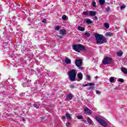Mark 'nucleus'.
<instances>
[{"label":"nucleus","mask_w":127,"mask_h":127,"mask_svg":"<svg viewBox=\"0 0 127 127\" xmlns=\"http://www.w3.org/2000/svg\"><path fill=\"white\" fill-rule=\"evenodd\" d=\"M95 39L97 43H100V44H103V43H107V39L104 37L103 35L96 34Z\"/></svg>","instance_id":"nucleus-1"},{"label":"nucleus","mask_w":127,"mask_h":127,"mask_svg":"<svg viewBox=\"0 0 127 127\" xmlns=\"http://www.w3.org/2000/svg\"><path fill=\"white\" fill-rule=\"evenodd\" d=\"M77 75V72H76V70L71 69L68 72V76L69 80L72 82H74L76 80V76Z\"/></svg>","instance_id":"nucleus-2"},{"label":"nucleus","mask_w":127,"mask_h":127,"mask_svg":"<svg viewBox=\"0 0 127 127\" xmlns=\"http://www.w3.org/2000/svg\"><path fill=\"white\" fill-rule=\"evenodd\" d=\"M72 48L73 50H75V51H76V52H80L82 50H86V49H85V47H84V46L81 44L73 45Z\"/></svg>","instance_id":"nucleus-3"},{"label":"nucleus","mask_w":127,"mask_h":127,"mask_svg":"<svg viewBox=\"0 0 127 127\" xmlns=\"http://www.w3.org/2000/svg\"><path fill=\"white\" fill-rule=\"evenodd\" d=\"M95 119L96 120L97 122H98L102 127H107L108 126V124L106 123V122H105V120H104L103 119L96 116L95 117Z\"/></svg>","instance_id":"nucleus-4"},{"label":"nucleus","mask_w":127,"mask_h":127,"mask_svg":"<svg viewBox=\"0 0 127 127\" xmlns=\"http://www.w3.org/2000/svg\"><path fill=\"white\" fill-rule=\"evenodd\" d=\"M112 60L111 58L106 57L103 60L102 62L104 65H107L108 64H110V63H112Z\"/></svg>","instance_id":"nucleus-5"},{"label":"nucleus","mask_w":127,"mask_h":127,"mask_svg":"<svg viewBox=\"0 0 127 127\" xmlns=\"http://www.w3.org/2000/svg\"><path fill=\"white\" fill-rule=\"evenodd\" d=\"M82 62L81 60H76L75 62V64L77 67H80V66H82Z\"/></svg>","instance_id":"nucleus-6"},{"label":"nucleus","mask_w":127,"mask_h":127,"mask_svg":"<svg viewBox=\"0 0 127 127\" xmlns=\"http://www.w3.org/2000/svg\"><path fill=\"white\" fill-rule=\"evenodd\" d=\"M84 113L85 114H86V115H91L92 114V111L91 110L86 108L84 109Z\"/></svg>","instance_id":"nucleus-7"},{"label":"nucleus","mask_w":127,"mask_h":127,"mask_svg":"<svg viewBox=\"0 0 127 127\" xmlns=\"http://www.w3.org/2000/svg\"><path fill=\"white\" fill-rule=\"evenodd\" d=\"M77 77L78 78V81H81L83 79V74L81 72L78 73L77 74Z\"/></svg>","instance_id":"nucleus-8"},{"label":"nucleus","mask_w":127,"mask_h":127,"mask_svg":"<svg viewBox=\"0 0 127 127\" xmlns=\"http://www.w3.org/2000/svg\"><path fill=\"white\" fill-rule=\"evenodd\" d=\"M65 63L66 64H71V59L68 57H66L65 59Z\"/></svg>","instance_id":"nucleus-9"},{"label":"nucleus","mask_w":127,"mask_h":127,"mask_svg":"<svg viewBox=\"0 0 127 127\" xmlns=\"http://www.w3.org/2000/svg\"><path fill=\"white\" fill-rule=\"evenodd\" d=\"M87 120L89 125H91V126H93V125L94 124V122L91 120V118L88 117Z\"/></svg>","instance_id":"nucleus-10"},{"label":"nucleus","mask_w":127,"mask_h":127,"mask_svg":"<svg viewBox=\"0 0 127 127\" xmlns=\"http://www.w3.org/2000/svg\"><path fill=\"white\" fill-rule=\"evenodd\" d=\"M121 71L124 73V74H127V69L126 67H122L121 68Z\"/></svg>","instance_id":"nucleus-11"},{"label":"nucleus","mask_w":127,"mask_h":127,"mask_svg":"<svg viewBox=\"0 0 127 127\" xmlns=\"http://www.w3.org/2000/svg\"><path fill=\"white\" fill-rule=\"evenodd\" d=\"M66 98L68 101H71L73 99V95H72V94H68Z\"/></svg>","instance_id":"nucleus-12"},{"label":"nucleus","mask_w":127,"mask_h":127,"mask_svg":"<svg viewBox=\"0 0 127 127\" xmlns=\"http://www.w3.org/2000/svg\"><path fill=\"white\" fill-rule=\"evenodd\" d=\"M89 15L90 16H95L96 15V12L94 11H89Z\"/></svg>","instance_id":"nucleus-13"},{"label":"nucleus","mask_w":127,"mask_h":127,"mask_svg":"<svg viewBox=\"0 0 127 127\" xmlns=\"http://www.w3.org/2000/svg\"><path fill=\"white\" fill-rule=\"evenodd\" d=\"M105 35H106V36H107V37H111V36H113V35H114V34H113V33H112L111 32H108L106 33Z\"/></svg>","instance_id":"nucleus-14"},{"label":"nucleus","mask_w":127,"mask_h":127,"mask_svg":"<svg viewBox=\"0 0 127 127\" xmlns=\"http://www.w3.org/2000/svg\"><path fill=\"white\" fill-rule=\"evenodd\" d=\"M87 86H95V84L94 83L90 82L88 84H83V87H87Z\"/></svg>","instance_id":"nucleus-15"},{"label":"nucleus","mask_w":127,"mask_h":127,"mask_svg":"<svg viewBox=\"0 0 127 127\" xmlns=\"http://www.w3.org/2000/svg\"><path fill=\"white\" fill-rule=\"evenodd\" d=\"M60 33V34H62V35H65V34H66V31L64 29H63L61 30Z\"/></svg>","instance_id":"nucleus-16"},{"label":"nucleus","mask_w":127,"mask_h":127,"mask_svg":"<svg viewBox=\"0 0 127 127\" xmlns=\"http://www.w3.org/2000/svg\"><path fill=\"white\" fill-rule=\"evenodd\" d=\"M104 25L105 28H107V29L110 28V24H109V23L106 22L104 23Z\"/></svg>","instance_id":"nucleus-17"},{"label":"nucleus","mask_w":127,"mask_h":127,"mask_svg":"<svg viewBox=\"0 0 127 127\" xmlns=\"http://www.w3.org/2000/svg\"><path fill=\"white\" fill-rule=\"evenodd\" d=\"M78 30H79V31H85V28L81 26H78Z\"/></svg>","instance_id":"nucleus-18"},{"label":"nucleus","mask_w":127,"mask_h":127,"mask_svg":"<svg viewBox=\"0 0 127 127\" xmlns=\"http://www.w3.org/2000/svg\"><path fill=\"white\" fill-rule=\"evenodd\" d=\"M40 106V104L39 103H35L33 104V106L35 108H36V109H39V106Z\"/></svg>","instance_id":"nucleus-19"},{"label":"nucleus","mask_w":127,"mask_h":127,"mask_svg":"<svg viewBox=\"0 0 127 127\" xmlns=\"http://www.w3.org/2000/svg\"><path fill=\"white\" fill-rule=\"evenodd\" d=\"M86 23L87 24H91L92 23H93V22H92V21H91V19H90L89 18L87 19L86 20Z\"/></svg>","instance_id":"nucleus-20"},{"label":"nucleus","mask_w":127,"mask_h":127,"mask_svg":"<svg viewBox=\"0 0 127 127\" xmlns=\"http://www.w3.org/2000/svg\"><path fill=\"white\" fill-rule=\"evenodd\" d=\"M99 3L101 5L105 4V0H99Z\"/></svg>","instance_id":"nucleus-21"},{"label":"nucleus","mask_w":127,"mask_h":127,"mask_svg":"<svg viewBox=\"0 0 127 127\" xmlns=\"http://www.w3.org/2000/svg\"><path fill=\"white\" fill-rule=\"evenodd\" d=\"M117 55L119 57H121V56H122V55H123V52L120 51V52H117Z\"/></svg>","instance_id":"nucleus-22"},{"label":"nucleus","mask_w":127,"mask_h":127,"mask_svg":"<svg viewBox=\"0 0 127 127\" xmlns=\"http://www.w3.org/2000/svg\"><path fill=\"white\" fill-rule=\"evenodd\" d=\"M66 117L67 120H71V115L69 114H66Z\"/></svg>","instance_id":"nucleus-23"},{"label":"nucleus","mask_w":127,"mask_h":127,"mask_svg":"<svg viewBox=\"0 0 127 127\" xmlns=\"http://www.w3.org/2000/svg\"><path fill=\"white\" fill-rule=\"evenodd\" d=\"M90 11H85L83 12V14H84V15H89V13Z\"/></svg>","instance_id":"nucleus-24"},{"label":"nucleus","mask_w":127,"mask_h":127,"mask_svg":"<svg viewBox=\"0 0 127 127\" xmlns=\"http://www.w3.org/2000/svg\"><path fill=\"white\" fill-rule=\"evenodd\" d=\"M110 83H114V81H115V78H114V77H111L110 78Z\"/></svg>","instance_id":"nucleus-25"},{"label":"nucleus","mask_w":127,"mask_h":127,"mask_svg":"<svg viewBox=\"0 0 127 127\" xmlns=\"http://www.w3.org/2000/svg\"><path fill=\"white\" fill-rule=\"evenodd\" d=\"M77 119L78 120H83V116L79 115L77 116Z\"/></svg>","instance_id":"nucleus-26"},{"label":"nucleus","mask_w":127,"mask_h":127,"mask_svg":"<svg viewBox=\"0 0 127 127\" xmlns=\"http://www.w3.org/2000/svg\"><path fill=\"white\" fill-rule=\"evenodd\" d=\"M84 35L87 36V37H90L91 36V34L90 33L86 32L85 33Z\"/></svg>","instance_id":"nucleus-27"},{"label":"nucleus","mask_w":127,"mask_h":127,"mask_svg":"<svg viewBox=\"0 0 127 127\" xmlns=\"http://www.w3.org/2000/svg\"><path fill=\"white\" fill-rule=\"evenodd\" d=\"M67 18V16H66V15H64L62 16V19H63L64 20H66Z\"/></svg>","instance_id":"nucleus-28"},{"label":"nucleus","mask_w":127,"mask_h":127,"mask_svg":"<svg viewBox=\"0 0 127 127\" xmlns=\"http://www.w3.org/2000/svg\"><path fill=\"white\" fill-rule=\"evenodd\" d=\"M86 80H91V77L89 74L86 75Z\"/></svg>","instance_id":"nucleus-29"},{"label":"nucleus","mask_w":127,"mask_h":127,"mask_svg":"<svg viewBox=\"0 0 127 127\" xmlns=\"http://www.w3.org/2000/svg\"><path fill=\"white\" fill-rule=\"evenodd\" d=\"M94 89H95V87L93 86H91V87H90L89 88V91H93V90H94Z\"/></svg>","instance_id":"nucleus-30"},{"label":"nucleus","mask_w":127,"mask_h":127,"mask_svg":"<svg viewBox=\"0 0 127 127\" xmlns=\"http://www.w3.org/2000/svg\"><path fill=\"white\" fill-rule=\"evenodd\" d=\"M92 5H93V6H94V7H97V5H96V2L93 1Z\"/></svg>","instance_id":"nucleus-31"},{"label":"nucleus","mask_w":127,"mask_h":127,"mask_svg":"<svg viewBox=\"0 0 127 127\" xmlns=\"http://www.w3.org/2000/svg\"><path fill=\"white\" fill-rule=\"evenodd\" d=\"M121 9H123V8H126V5L123 4L122 5L121 7H120Z\"/></svg>","instance_id":"nucleus-32"},{"label":"nucleus","mask_w":127,"mask_h":127,"mask_svg":"<svg viewBox=\"0 0 127 127\" xmlns=\"http://www.w3.org/2000/svg\"><path fill=\"white\" fill-rule=\"evenodd\" d=\"M60 29V27H59V26H57L55 27V30H59Z\"/></svg>","instance_id":"nucleus-33"},{"label":"nucleus","mask_w":127,"mask_h":127,"mask_svg":"<svg viewBox=\"0 0 127 127\" xmlns=\"http://www.w3.org/2000/svg\"><path fill=\"white\" fill-rule=\"evenodd\" d=\"M119 82H121V83H124V79H122V78H120V79H119Z\"/></svg>","instance_id":"nucleus-34"},{"label":"nucleus","mask_w":127,"mask_h":127,"mask_svg":"<svg viewBox=\"0 0 127 127\" xmlns=\"http://www.w3.org/2000/svg\"><path fill=\"white\" fill-rule=\"evenodd\" d=\"M96 94H97V95H100V94H101V91H99V90H97V91H96Z\"/></svg>","instance_id":"nucleus-35"},{"label":"nucleus","mask_w":127,"mask_h":127,"mask_svg":"<svg viewBox=\"0 0 127 127\" xmlns=\"http://www.w3.org/2000/svg\"><path fill=\"white\" fill-rule=\"evenodd\" d=\"M105 9H106V11H109L110 10V8L109 6H108L107 8H106Z\"/></svg>","instance_id":"nucleus-36"},{"label":"nucleus","mask_w":127,"mask_h":127,"mask_svg":"<svg viewBox=\"0 0 127 127\" xmlns=\"http://www.w3.org/2000/svg\"><path fill=\"white\" fill-rule=\"evenodd\" d=\"M70 88H71V89H74V88H75V86H74L73 84H71V85H70Z\"/></svg>","instance_id":"nucleus-37"},{"label":"nucleus","mask_w":127,"mask_h":127,"mask_svg":"<svg viewBox=\"0 0 127 127\" xmlns=\"http://www.w3.org/2000/svg\"><path fill=\"white\" fill-rule=\"evenodd\" d=\"M46 21H47V20H46V19H44L43 20V22L44 23H46Z\"/></svg>","instance_id":"nucleus-38"},{"label":"nucleus","mask_w":127,"mask_h":127,"mask_svg":"<svg viewBox=\"0 0 127 127\" xmlns=\"http://www.w3.org/2000/svg\"><path fill=\"white\" fill-rule=\"evenodd\" d=\"M78 67V69H79L80 70H83V67L81 66H77Z\"/></svg>","instance_id":"nucleus-39"},{"label":"nucleus","mask_w":127,"mask_h":127,"mask_svg":"<svg viewBox=\"0 0 127 127\" xmlns=\"http://www.w3.org/2000/svg\"><path fill=\"white\" fill-rule=\"evenodd\" d=\"M69 125H70V123L68 122L67 123H66V127H69Z\"/></svg>","instance_id":"nucleus-40"},{"label":"nucleus","mask_w":127,"mask_h":127,"mask_svg":"<svg viewBox=\"0 0 127 127\" xmlns=\"http://www.w3.org/2000/svg\"><path fill=\"white\" fill-rule=\"evenodd\" d=\"M62 119L64 120H65V119H66V117L65 116H63Z\"/></svg>","instance_id":"nucleus-41"},{"label":"nucleus","mask_w":127,"mask_h":127,"mask_svg":"<svg viewBox=\"0 0 127 127\" xmlns=\"http://www.w3.org/2000/svg\"><path fill=\"white\" fill-rule=\"evenodd\" d=\"M98 78H99V76H95V79H98Z\"/></svg>","instance_id":"nucleus-42"},{"label":"nucleus","mask_w":127,"mask_h":127,"mask_svg":"<svg viewBox=\"0 0 127 127\" xmlns=\"http://www.w3.org/2000/svg\"><path fill=\"white\" fill-rule=\"evenodd\" d=\"M23 122H25V119L24 118H23Z\"/></svg>","instance_id":"nucleus-43"},{"label":"nucleus","mask_w":127,"mask_h":127,"mask_svg":"<svg viewBox=\"0 0 127 127\" xmlns=\"http://www.w3.org/2000/svg\"><path fill=\"white\" fill-rule=\"evenodd\" d=\"M95 17L96 19H98V17L97 16H95Z\"/></svg>","instance_id":"nucleus-44"}]
</instances>
